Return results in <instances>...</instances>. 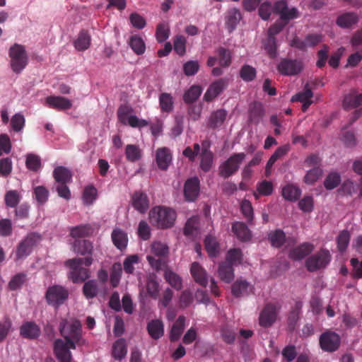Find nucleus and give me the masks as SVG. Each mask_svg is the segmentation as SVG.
Instances as JSON below:
<instances>
[{
  "instance_id": "f257e3e1",
  "label": "nucleus",
  "mask_w": 362,
  "mask_h": 362,
  "mask_svg": "<svg viewBox=\"0 0 362 362\" xmlns=\"http://www.w3.org/2000/svg\"><path fill=\"white\" fill-rule=\"evenodd\" d=\"M93 260L92 257H75L74 259H67L65 265L69 268V279L74 284L82 283L87 280L90 277V271L83 267L82 265L90 267Z\"/></svg>"
},
{
  "instance_id": "f03ea898",
  "label": "nucleus",
  "mask_w": 362,
  "mask_h": 362,
  "mask_svg": "<svg viewBox=\"0 0 362 362\" xmlns=\"http://www.w3.org/2000/svg\"><path fill=\"white\" fill-rule=\"evenodd\" d=\"M59 331L65 339L64 341L69 344L72 349H76V346H81L86 344L83 337L82 325L77 320L61 323Z\"/></svg>"
},
{
  "instance_id": "7ed1b4c3",
  "label": "nucleus",
  "mask_w": 362,
  "mask_h": 362,
  "mask_svg": "<svg viewBox=\"0 0 362 362\" xmlns=\"http://www.w3.org/2000/svg\"><path fill=\"white\" fill-rule=\"evenodd\" d=\"M149 220L151 224L158 228H168L174 225L176 212L171 208L156 206L149 211Z\"/></svg>"
},
{
  "instance_id": "20e7f679",
  "label": "nucleus",
  "mask_w": 362,
  "mask_h": 362,
  "mask_svg": "<svg viewBox=\"0 0 362 362\" xmlns=\"http://www.w3.org/2000/svg\"><path fill=\"white\" fill-rule=\"evenodd\" d=\"M41 240L42 237L40 233H28L26 237L18 243L17 249H16L15 259H24L28 257Z\"/></svg>"
},
{
  "instance_id": "39448f33",
  "label": "nucleus",
  "mask_w": 362,
  "mask_h": 362,
  "mask_svg": "<svg viewBox=\"0 0 362 362\" xmlns=\"http://www.w3.org/2000/svg\"><path fill=\"white\" fill-rule=\"evenodd\" d=\"M9 57L11 69L16 74H20L28 62V54L24 46L17 43L14 44L9 49Z\"/></svg>"
},
{
  "instance_id": "423d86ee",
  "label": "nucleus",
  "mask_w": 362,
  "mask_h": 362,
  "mask_svg": "<svg viewBox=\"0 0 362 362\" xmlns=\"http://www.w3.org/2000/svg\"><path fill=\"white\" fill-rule=\"evenodd\" d=\"M69 291L61 285L49 286L45 293V299L49 305L56 309L64 305L69 298Z\"/></svg>"
},
{
  "instance_id": "0eeeda50",
  "label": "nucleus",
  "mask_w": 362,
  "mask_h": 362,
  "mask_svg": "<svg viewBox=\"0 0 362 362\" xmlns=\"http://www.w3.org/2000/svg\"><path fill=\"white\" fill-rule=\"evenodd\" d=\"M133 109L128 105H121L117 110L118 120L123 124H129L134 128H144L148 124L146 119H139L136 115H130Z\"/></svg>"
},
{
  "instance_id": "6e6552de",
  "label": "nucleus",
  "mask_w": 362,
  "mask_h": 362,
  "mask_svg": "<svg viewBox=\"0 0 362 362\" xmlns=\"http://www.w3.org/2000/svg\"><path fill=\"white\" fill-rule=\"evenodd\" d=\"M245 153H238L233 154L219 165V175L224 179H227L234 175L239 170V168L245 158Z\"/></svg>"
},
{
  "instance_id": "1a4fd4ad",
  "label": "nucleus",
  "mask_w": 362,
  "mask_h": 362,
  "mask_svg": "<svg viewBox=\"0 0 362 362\" xmlns=\"http://www.w3.org/2000/svg\"><path fill=\"white\" fill-rule=\"evenodd\" d=\"M331 260V255L327 249H321L317 252L306 259L305 265L308 271L313 272L326 267Z\"/></svg>"
},
{
  "instance_id": "9d476101",
  "label": "nucleus",
  "mask_w": 362,
  "mask_h": 362,
  "mask_svg": "<svg viewBox=\"0 0 362 362\" xmlns=\"http://www.w3.org/2000/svg\"><path fill=\"white\" fill-rule=\"evenodd\" d=\"M278 71L284 76H296L303 69V63L300 59L284 58L277 64Z\"/></svg>"
},
{
  "instance_id": "9b49d317",
  "label": "nucleus",
  "mask_w": 362,
  "mask_h": 362,
  "mask_svg": "<svg viewBox=\"0 0 362 362\" xmlns=\"http://www.w3.org/2000/svg\"><path fill=\"white\" fill-rule=\"evenodd\" d=\"M319 341L321 349L328 352L337 351L341 343L339 334L332 331L321 334Z\"/></svg>"
},
{
  "instance_id": "f8f14e48",
  "label": "nucleus",
  "mask_w": 362,
  "mask_h": 362,
  "mask_svg": "<svg viewBox=\"0 0 362 362\" xmlns=\"http://www.w3.org/2000/svg\"><path fill=\"white\" fill-rule=\"evenodd\" d=\"M277 308L272 303H268L260 312L259 317V325L263 327H269L274 325L277 317Z\"/></svg>"
},
{
  "instance_id": "ddd939ff",
  "label": "nucleus",
  "mask_w": 362,
  "mask_h": 362,
  "mask_svg": "<svg viewBox=\"0 0 362 362\" xmlns=\"http://www.w3.org/2000/svg\"><path fill=\"white\" fill-rule=\"evenodd\" d=\"M200 193V181L198 177L187 179L184 185V196L187 202H194Z\"/></svg>"
},
{
  "instance_id": "4468645a",
  "label": "nucleus",
  "mask_w": 362,
  "mask_h": 362,
  "mask_svg": "<svg viewBox=\"0 0 362 362\" xmlns=\"http://www.w3.org/2000/svg\"><path fill=\"white\" fill-rule=\"evenodd\" d=\"M228 85V79L226 78H219L213 82L204 95V100L206 102L212 101L219 95Z\"/></svg>"
},
{
  "instance_id": "2eb2a0df",
  "label": "nucleus",
  "mask_w": 362,
  "mask_h": 362,
  "mask_svg": "<svg viewBox=\"0 0 362 362\" xmlns=\"http://www.w3.org/2000/svg\"><path fill=\"white\" fill-rule=\"evenodd\" d=\"M54 349L57 359L59 362H71L72 354L69 350L72 348L70 347L68 342H65L62 339H57L54 342Z\"/></svg>"
},
{
  "instance_id": "dca6fc26",
  "label": "nucleus",
  "mask_w": 362,
  "mask_h": 362,
  "mask_svg": "<svg viewBox=\"0 0 362 362\" xmlns=\"http://www.w3.org/2000/svg\"><path fill=\"white\" fill-rule=\"evenodd\" d=\"M303 302L300 300H296L294 305L288 311L287 316V329L291 332H293L297 322L300 317Z\"/></svg>"
},
{
  "instance_id": "f3484780",
  "label": "nucleus",
  "mask_w": 362,
  "mask_h": 362,
  "mask_svg": "<svg viewBox=\"0 0 362 362\" xmlns=\"http://www.w3.org/2000/svg\"><path fill=\"white\" fill-rule=\"evenodd\" d=\"M133 208L141 214H144L149 208V201L145 192L136 191L133 193L131 199Z\"/></svg>"
},
{
  "instance_id": "a211bd4d",
  "label": "nucleus",
  "mask_w": 362,
  "mask_h": 362,
  "mask_svg": "<svg viewBox=\"0 0 362 362\" xmlns=\"http://www.w3.org/2000/svg\"><path fill=\"white\" fill-rule=\"evenodd\" d=\"M359 21L358 15L353 11L345 12L339 15L336 20V24L344 29L351 28Z\"/></svg>"
},
{
  "instance_id": "6ab92c4d",
  "label": "nucleus",
  "mask_w": 362,
  "mask_h": 362,
  "mask_svg": "<svg viewBox=\"0 0 362 362\" xmlns=\"http://www.w3.org/2000/svg\"><path fill=\"white\" fill-rule=\"evenodd\" d=\"M252 286L245 279H237L231 286V293L233 296L240 298L247 296L252 292Z\"/></svg>"
},
{
  "instance_id": "aec40b11",
  "label": "nucleus",
  "mask_w": 362,
  "mask_h": 362,
  "mask_svg": "<svg viewBox=\"0 0 362 362\" xmlns=\"http://www.w3.org/2000/svg\"><path fill=\"white\" fill-rule=\"evenodd\" d=\"M46 103L49 107L58 110H66L72 107L71 101L62 96H48Z\"/></svg>"
},
{
  "instance_id": "412c9836",
  "label": "nucleus",
  "mask_w": 362,
  "mask_h": 362,
  "mask_svg": "<svg viewBox=\"0 0 362 362\" xmlns=\"http://www.w3.org/2000/svg\"><path fill=\"white\" fill-rule=\"evenodd\" d=\"M313 248L314 247L313 244L308 242H305L299 246L291 250L290 253H288V257H290L291 259L294 260L302 259L303 258L310 255Z\"/></svg>"
},
{
  "instance_id": "4be33fe9",
  "label": "nucleus",
  "mask_w": 362,
  "mask_h": 362,
  "mask_svg": "<svg viewBox=\"0 0 362 362\" xmlns=\"http://www.w3.org/2000/svg\"><path fill=\"white\" fill-rule=\"evenodd\" d=\"M242 15L239 9L233 8L229 9L226 15V28L229 33H232L237 27Z\"/></svg>"
},
{
  "instance_id": "5701e85b",
  "label": "nucleus",
  "mask_w": 362,
  "mask_h": 362,
  "mask_svg": "<svg viewBox=\"0 0 362 362\" xmlns=\"http://www.w3.org/2000/svg\"><path fill=\"white\" fill-rule=\"evenodd\" d=\"M232 232L243 243L250 240L252 234L247 226L242 222H235L232 225Z\"/></svg>"
},
{
  "instance_id": "b1692460",
  "label": "nucleus",
  "mask_w": 362,
  "mask_h": 362,
  "mask_svg": "<svg viewBox=\"0 0 362 362\" xmlns=\"http://www.w3.org/2000/svg\"><path fill=\"white\" fill-rule=\"evenodd\" d=\"M20 334L26 339H36L40 334V329L37 325L33 322H24L20 327Z\"/></svg>"
},
{
  "instance_id": "393cba45",
  "label": "nucleus",
  "mask_w": 362,
  "mask_h": 362,
  "mask_svg": "<svg viewBox=\"0 0 362 362\" xmlns=\"http://www.w3.org/2000/svg\"><path fill=\"white\" fill-rule=\"evenodd\" d=\"M73 250L77 254L91 257L93 251V243L87 240L76 239L73 243Z\"/></svg>"
},
{
  "instance_id": "a878e982",
  "label": "nucleus",
  "mask_w": 362,
  "mask_h": 362,
  "mask_svg": "<svg viewBox=\"0 0 362 362\" xmlns=\"http://www.w3.org/2000/svg\"><path fill=\"white\" fill-rule=\"evenodd\" d=\"M191 274L192 275L194 281L199 285L205 287L209 283L205 270L198 262H193L192 264Z\"/></svg>"
},
{
  "instance_id": "bb28decb",
  "label": "nucleus",
  "mask_w": 362,
  "mask_h": 362,
  "mask_svg": "<svg viewBox=\"0 0 362 362\" xmlns=\"http://www.w3.org/2000/svg\"><path fill=\"white\" fill-rule=\"evenodd\" d=\"M148 334L153 339H158L164 334V325L160 320H151L147 325Z\"/></svg>"
},
{
  "instance_id": "cd10ccee",
  "label": "nucleus",
  "mask_w": 362,
  "mask_h": 362,
  "mask_svg": "<svg viewBox=\"0 0 362 362\" xmlns=\"http://www.w3.org/2000/svg\"><path fill=\"white\" fill-rule=\"evenodd\" d=\"M204 248L210 257H216L220 252V244L212 235H206L204 240Z\"/></svg>"
},
{
  "instance_id": "c85d7f7f",
  "label": "nucleus",
  "mask_w": 362,
  "mask_h": 362,
  "mask_svg": "<svg viewBox=\"0 0 362 362\" xmlns=\"http://www.w3.org/2000/svg\"><path fill=\"white\" fill-rule=\"evenodd\" d=\"M171 160L172 156L168 148H158L156 151V163L160 170H165Z\"/></svg>"
},
{
  "instance_id": "c756f323",
  "label": "nucleus",
  "mask_w": 362,
  "mask_h": 362,
  "mask_svg": "<svg viewBox=\"0 0 362 362\" xmlns=\"http://www.w3.org/2000/svg\"><path fill=\"white\" fill-rule=\"evenodd\" d=\"M264 112L263 106L261 103L255 102L250 105L249 107V121L251 123L258 124L262 117L264 116Z\"/></svg>"
},
{
  "instance_id": "7c9ffc66",
  "label": "nucleus",
  "mask_w": 362,
  "mask_h": 362,
  "mask_svg": "<svg viewBox=\"0 0 362 362\" xmlns=\"http://www.w3.org/2000/svg\"><path fill=\"white\" fill-rule=\"evenodd\" d=\"M93 233V229L91 225L89 224L78 225L69 230V235L75 238V240L90 236Z\"/></svg>"
},
{
  "instance_id": "2f4dec72",
  "label": "nucleus",
  "mask_w": 362,
  "mask_h": 362,
  "mask_svg": "<svg viewBox=\"0 0 362 362\" xmlns=\"http://www.w3.org/2000/svg\"><path fill=\"white\" fill-rule=\"evenodd\" d=\"M226 117L227 112L223 109L214 111L209 117L208 126L212 129L219 127L223 124Z\"/></svg>"
},
{
  "instance_id": "473e14b6",
  "label": "nucleus",
  "mask_w": 362,
  "mask_h": 362,
  "mask_svg": "<svg viewBox=\"0 0 362 362\" xmlns=\"http://www.w3.org/2000/svg\"><path fill=\"white\" fill-rule=\"evenodd\" d=\"M52 175L57 183H68L71 181L73 176L71 172L62 165L56 167Z\"/></svg>"
},
{
  "instance_id": "72a5a7b5",
  "label": "nucleus",
  "mask_w": 362,
  "mask_h": 362,
  "mask_svg": "<svg viewBox=\"0 0 362 362\" xmlns=\"http://www.w3.org/2000/svg\"><path fill=\"white\" fill-rule=\"evenodd\" d=\"M112 240L115 247L121 251L127 248L128 237L126 233L120 229H114L112 233Z\"/></svg>"
},
{
  "instance_id": "f704fd0d",
  "label": "nucleus",
  "mask_w": 362,
  "mask_h": 362,
  "mask_svg": "<svg viewBox=\"0 0 362 362\" xmlns=\"http://www.w3.org/2000/svg\"><path fill=\"white\" fill-rule=\"evenodd\" d=\"M91 37L88 31L82 30L78 33L74 45L75 48L80 52L88 49L90 45Z\"/></svg>"
},
{
  "instance_id": "c9c22d12",
  "label": "nucleus",
  "mask_w": 362,
  "mask_h": 362,
  "mask_svg": "<svg viewBox=\"0 0 362 362\" xmlns=\"http://www.w3.org/2000/svg\"><path fill=\"white\" fill-rule=\"evenodd\" d=\"M185 317L180 316L173 324L171 331H170V340L172 341H176L182 334L185 327Z\"/></svg>"
},
{
  "instance_id": "e433bc0d",
  "label": "nucleus",
  "mask_w": 362,
  "mask_h": 362,
  "mask_svg": "<svg viewBox=\"0 0 362 362\" xmlns=\"http://www.w3.org/2000/svg\"><path fill=\"white\" fill-rule=\"evenodd\" d=\"M127 354V343L124 339L120 338L115 341L112 345V354L116 360H121Z\"/></svg>"
},
{
  "instance_id": "4c0bfd02",
  "label": "nucleus",
  "mask_w": 362,
  "mask_h": 362,
  "mask_svg": "<svg viewBox=\"0 0 362 362\" xmlns=\"http://www.w3.org/2000/svg\"><path fill=\"white\" fill-rule=\"evenodd\" d=\"M28 280V274L24 272H20L13 276L8 283V288L11 291L20 290L23 284Z\"/></svg>"
},
{
  "instance_id": "58836bf2",
  "label": "nucleus",
  "mask_w": 362,
  "mask_h": 362,
  "mask_svg": "<svg viewBox=\"0 0 362 362\" xmlns=\"http://www.w3.org/2000/svg\"><path fill=\"white\" fill-rule=\"evenodd\" d=\"M300 195V189L293 184H287L282 189V196L286 200L296 201Z\"/></svg>"
},
{
  "instance_id": "ea45409f",
  "label": "nucleus",
  "mask_w": 362,
  "mask_h": 362,
  "mask_svg": "<svg viewBox=\"0 0 362 362\" xmlns=\"http://www.w3.org/2000/svg\"><path fill=\"white\" fill-rule=\"evenodd\" d=\"M218 275L221 281L229 284L234 277L233 266L226 262L221 263L218 267Z\"/></svg>"
},
{
  "instance_id": "a19ab883",
  "label": "nucleus",
  "mask_w": 362,
  "mask_h": 362,
  "mask_svg": "<svg viewBox=\"0 0 362 362\" xmlns=\"http://www.w3.org/2000/svg\"><path fill=\"white\" fill-rule=\"evenodd\" d=\"M164 277L168 284L176 291H180L182 288V280L180 275L170 269L165 271Z\"/></svg>"
},
{
  "instance_id": "79ce46f5",
  "label": "nucleus",
  "mask_w": 362,
  "mask_h": 362,
  "mask_svg": "<svg viewBox=\"0 0 362 362\" xmlns=\"http://www.w3.org/2000/svg\"><path fill=\"white\" fill-rule=\"evenodd\" d=\"M343 107L345 110L356 108L362 105V93L358 95L348 94L343 100Z\"/></svg>"
},
{
  "instance_id": "37998d69",
  "label": "nucleus",
  "mask_w": 362,
  "mask_h": 362,
  "mask_svg": "<svg viewBox=\"0 0 362 362\" xmlns=\"http://www.w3.org/2000/svg\"><path fill=\"white\" fill-rule=\"evenodd\" d=\"M199 227V218L198 216H192L188 218L185 227L184 234L186 236H192L197 233Z\"/></svg>"
},
{
  "instance_id": "c03bdc74",
  "label": "nucleus",
  "mask_w": 362,
  "mask_h": 362,
  "mask_svg": "<svg viewBox=\"0 0 362 362\" xmlns=\"http://www.w3.org/2000/svg\"><path fill=\"white\" fill-rule=\"evenodd\" d=\"M213 153L206 148H203L201 154V169L206 173L209 172L213 165Z\"/></svg>"
},
{
  "instance_id": "a18cd8bd",
  "label": "nucleus",
  "mask_w": 362,
  "mask_h": 362,
  "mask_svg": "<svg viewBox=\"0 0 362 362\" xmlns=\"http://www.w3.org/2000/svg\"><path fill=\"white\" fill-rule=\"evenodd\" d=\"M129 45L132 50L138 55L143 54L145 52L146 45L143 39L137 35L131 36Z\"/></svg>"
},
{
  "instance_id": "49530a36",
  "label": "nucleus",
  "mask_w": 362,
  "mask_h": 362,
  "mask_svg": "<svg viewBox=\"0 0 362 362\" xmlns=\"http://www.w3.org/2000/svg\"><path fill=\"white\" fill-rule=\"evenodd\" d=\"M218 64L221 67H228L231 64V54L230 51L223 47H220L216 50Z\"/></svg>"
},
{
  "instance_id": "de8ad7c7",
  "label": "nucleus",
  "mask_w": 362,
  "mask_h": 362,
  "mask_svg": "<svg viewBox=\"0 0 362 362\" xmlns=\"http://www.w3.org/2000/svg\"><path fill=\"white\" fill-rule=\"evenodd\" d=\"M202 92V88L200 86L194 85L187 90L183 96V99L185 103H192L196 101L200 96Z\"/></svg>"
},
{
  "instance_id": "09e8293b",
  "label": "nucleus",
  "mask_w": 362,
  "mask_h": 362,
  "mask_svg": "<svg viewBox=\"0 0 362 362\" xmlns=\"http://www.w3.org/2000/svg\"><path fill=\"white\" fill-rule=\"evenodd\" d=\"M159 103L162 112H170L173 110V98L170 94L163 93L159 96Z\"/></svg>"
},
{
  "instance_id": "8fccbe9b",
  "label": "nucleus",
  "mask_w": 362,
  "mask_h": 362,
  "mask_svg": "<svg viewBox=\"0 0 362 362\" xmlns=\"http://www.w3.org/2000/svg\"><path fill=\"white\" fill-rule=\"evenodd\" d=\"M243 259L242 251L238 248L230 249L226 255V263L232 266H236L241 264Z\"/></svg>"
},
{
  "instance_id": "3c124183",
  "label": "nucleus",
  "mask_w": 362,
  "mask_h": 362,
  "mask_svg": "<svg viewBox=\"0 0 362 362\" xmlns=\"http://www.w3.org/2000/svg\"><path fill=\"white\" fill-rule=\"evenodd\" d=\"M351 235L349 232L346 230H341L337 238V248L340 252H344L346 251L349 241H350Z\"/></svg>"
},
{
  "instance_id": "603ef678",
  "label": "nucleus",
  "mask_w": 362,
  "mask_h": 362,
  "mask_svg": "<svg viewBox=\"0 0 362 362\" xmlns=\"http://www.w3.org/2000/svg\"><path fill=\"white\" fill-rule=\"evenodd\" d=\"M155 274H150L147 279L146 290L150 297L156 299L158 296V283Z\"/></svg>"
},
{
  "instance_id": "864d4df0",
  "label": "nucleus",
  "mask_w": 362,
  "mask_h": 362,
  "mask_svg": "<svg viewBox=\"0 0 362 362\" xmlns=\"http://www.w3.org/2000/svg\"><path fill=\"white\" fill-rule=\"evenodd\" d=\"M257 75V71L253 66L244 64L240 70V76L245 82H251L255 78Z\"/></svg>"
},
{
  "instance_id": "5fc2aeb1",
  "label": "nucleus",
  "mask_w": 362,
  "mask_h": 362,
  "mask_svg": "<svg viewBox=\"0 0 362 362\" xmlns=\"http://www.w3.org/2000/svg\"><path fill=\"white\" fill-rule=\"evenodd\" d=\"M83 293L87 299H92L98 294V285L95 280H90L84 283Z\"/></svg>"
},
{
  "instance_id": "6e6d98bb",
  "label": "nucleus",
  "mask_w": 362,
  "mask_h": 362,
  "mask_svg": "<svg viewBox=\"0 0 362 362\" xmlns=\"http://www.w3.org/2000/svg\"><path fill=\"white\" fill-rule=\"evenodd\" d=\"M269 240L272 246L279 248L285 243L286 235L282 230H276L272 233H269Z\"/></svg>"
},
{
  "instance_id": "4d7b16f0",
  "label": "nucleus",
  "mask_w": 362,
  "mask_h": 362,
  "mask_svg": "<svg viewBox=\"0 0 362 362\" xmlns=\"http://www.w3.org/2000/svg\"><path fill=\"white\" fill-rule=\"evenodd\" d=\"M264 49L270 58L274 59L277 55V45L276 37L267 36L263 42Z\"/></svg>"
},
{
  "instance_id": "13d9d810",
  "label": "nucleus",
  "mask_w": 362,
  "mask_h": 362,
  "mask_svg": "<svg viewBox=\"0 0 362 362\" xmlns=\"http://www.w3.org/2000/svg\"><path fill=\"white\" fill-rule=\"evenodd\" d=\"M124 153H126L127 160L130 162H136L141 158V149L134 144H128Z\"/></svg>"
},
{
  "instance_id": "bf43d9fd",
  "label": "nucleus",
  "mask_w": 362,
  "mask_h": 362,
  "mask_svg": "<svg viewBox=\"0 0 362 362\" xmlns=\"http://www.w3.org/2000/svg\"><path fill=\"white\" fill-rule=\"evenodd\" d=\"M97 198V189L93 185L86 186L83 192V200L86 205H90Z\"/></svg>"
},
{
  "instance_id": "052dcab7",
  "label": "nucleus",
  "mask_w": 362,
  "mask_h": 362,
  "mask_svg": "<svg viewBox=\"0 0 362 362\" xmlns=\"http://www.w3.org/2000/svg\"><path fill=\"white\" fill-rule=\"evenodd\" d=\"M322 175V170L320 167H313L305 175L304 182L308 185H313L319 180Z\"/></svg>"
},
{
  "instance_id": "680f3d73",
  "label": "nucleus",
  "mask_w": 362,
  "mask_h": 362,
  "mask_svg": "<svg viewBox=\"0 0 362 362\" xmlns=\"http://www.w3.org/2000/svg\"><path fill=\"white\" fill-rule=\"evenodd\" d=\"M341 182V176L337 173H331L328 174L325 180H324L323 185L324 187L327 190H332L337 187H338L339 184Z\"/></svg>"
},
{
  "instance_id": "e2e57ef3",
  "label": "nucleus",
  "mask_w": 362,
  "mask_h": 362,
  "mask_svg": "<svg viewBox=\"0 0 362 362\" xmlns=\"http://www.w3.org/2000/svg\"><path fill=\"white\" fill-rule=\"evenodd\" d=\"M313 93L308 83H306L304 90L292 97L291 101L293 102H306L311 100Z\"/></svg>"
},
{
  "instance_id": "0e129e2a",
  "label": "nucleus",
  "mask_w": 362,
  "mask_h": 362,
  "mask_svg": "<svg viewBox=\"0 0 362 362\" xmlns=\"http://www.w3.org/2000/svg\"><path fill=\"white\" fill-rule=\"evenodd\" d=\"M241 213L247 222L250 223L254 218V209L248 199H243L240 203Z\"/></svg>"
},
{
  "instance_id": "69168bd1",
  "label": "nucleus",
  "mask_w": 362,
  "mask_h": 362,
  "mask_svg": "<svg viewBox=\"0 0 362 362\" xmlns=\"http://www.w3.org/2000/svg\"><path fill=\"white\" fill-rule=\"evenodd\" d=\"M27 168L33 172H37L41 167L40 158L34 154H28L26 158Z\"/></svg>"
},
{
  "instance_id": "338daca9",
  "label": "nucleus",
  "mask_w": 362,
  "mask_h": 362,
  "mask_svg": "<svg viewBox=\"0 0 362 362\" xmlns=\"http://www.w3.org/2000/svg\"><path fill=\"white\" fill-rule=\"evenodd\" d=\"M350 264L352 266L351 274L352 279H362V260L359 262L356 257H351L350 259Z\"/></svg>"
},
{
  "instance_id": "774afa93",
  "label": "nucleus",
  "mask_w": 362,
  "mask_h": 362,
  "mask_svg": "<svg viewBox=\"0 0 362 362\" xmlns=\"http://www.w3.org/2000/svg\"><path fill=\"white\" fill-rule=\"evenodd\" d=\"M257 192L260 195L269 196L274 192L273 183L267 180H263L257 184Z\"/></svg>"
}]
</instances>
